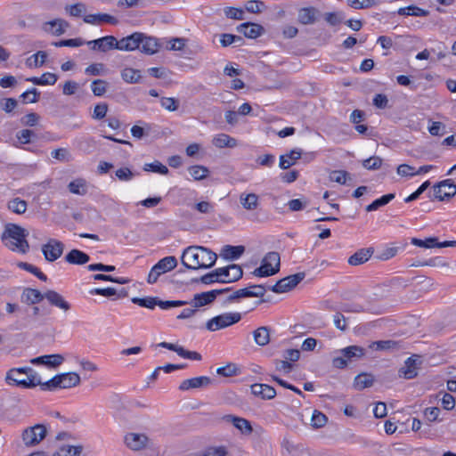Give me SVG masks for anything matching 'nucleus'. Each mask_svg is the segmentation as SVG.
<instances>
[{"label": "nucleus", "instance_id": "13d9d810", "mask_svg": "<svg viewBox=\"0 0 456 456\" xmlns=\"http://www.w3.org/2000/svg\"><path fill=\"white\" fill-rule=\"evenodd\" d=\"M238 367L234 363H228L225 366H221L216 369L218 375L229 378L237 374Z\"/></svg>", "mask_w": 456, "mask_h": 456}, {"label": "nucleus", "instance_id": "49530a36", "mask_svg": "<svg viewBox=\"0 0 456 456\" xmlns=\"http://www.w3.org/2000/svg\"><path fill=\"white\" fill-rule=\"evenodd\" d=\"M65 260L72 265H83L86 263V254L77 249H72L65 256Z\"/></svg>", "mask_w": 456, "mask_h": 456}, {"label": "nucleus", "instance_id": "4d7b16f0", "mask_svg": "<svg viewBox=\"0 0 456 456\" xmlns=\"http://www.w3.org/2000/svg\"><path fill=\"white\" fill-rule=\"evenodd\" d=\"M143 170L151 171L161 175H167L168 173V168L158 160L152 163L145 164L143 167Z\"/></svg>", "mask_w": 456, "mask_h": 456}, {"label": "nucleus", "instance_id": "69168bd1", "mask_svg": "<svg viewBox=\"0 0 456 456\" xmlns=\"http://www.w3.org/2000/svg\"><path fill=\"white\" fill-rule=\"evenodd\" d=\"M381 165L382 159L377 156L364 159L362 162V166L368 170H377L381 167Z\"/></svg>", "mask_w": 456, "mask_h": 456}, {"label": "nucleus", "instance_id": "f704fd0d", "mask_svg": "<svg viewBox=\"0 0 456 456\" xmlns=\"http://www.w3.org/2000/svg\"><path fill=\"white\" fill-rule=\"evenodd\" d=\"M87 23L91 24H117L118 19L107 13L87 14Z\"/></svg>", "mask_w": 456, "mask_h": 456}, {"label": "nucleus", "instance_id": "6e6552de", "mask_svg": "<svg viewBox=\"0 0 456 456\" xmlns=\"http://www.w3.org/2000/svg\"><path fill=\"white\" fill-rule=\"evenodd\" d=\"M305 277L304 272L297 273L279 280L270 289L274 293H285L293 289Z\"/></svg>", "mask_w": 456, "mask_h": 456}, {"label": "nucleus", "instance_id": "1a4fd4ad", "mask_svg": "<svg viewBox=\"0 0 456 456\" xmlns=\"http://www.w3.org/2000/svg\"><path fill=\"white\" fill-rule=\"evenodd\" d=\"M87 46L92 51L107 53L113 49L118 50V43L114 36H105L95 40L87 41Z\"/></svg>", "mask_w": 456, "mask_h": 456}, {"label": "nucleus", "instance_id": "7ed1b4c3", "mask_svg": "<svg viewBox=\"0 0 456 456\" xmlns=\"http://www.w3.org/2000/svg\"><path fill=\"white\" fill-rule=\"evenodd\" d=\"M5 380L9 385L23 388H32L39 385L43 387L44 384L37 373L26 367L10 370Z\"/></svg>", "mask_w": 456, "mask_h": 456}, {"label": "nucleus", "instance_id": "39448f33", "mask_svg": "<svg viewBox=\"0 0 456 456\" xmlns=\"http://www.w3.org/2000/svg\"><path fill=\"white\" fill-rule=\"evenodd\" d=\"M47 428L44 424H36L22 430L20 437L26 447H34L45 439Z\"/></svg>", "mask_w": 456, "mask_h": 456}, {"label": "nucleus", "instance_id": "c9c22d12", "mask_svg": "<svg viewBox=\"0 0 456 456\" xmlns=\"http://www.w3.org/2000/svg\"><path fill=\"white\" fill-rule=\"evenodd\" d=\"M374 378L371 374L361 373L354 379V387L357 390H362L373 385Z\"/></svg>", "mask_w": 456, "mask_h": 456}, {"label": "nucleus", "instance_id": "ea45409f", "mask_svg": "<svg viewBox=\"0 0 456 456\" xmlns=\"http://www.w3.org/2000/svg\"><path fill=\"white\" fill-rule=\"evenodd\" d=\"M82 449V446L64 444L57 449L53 456H79Z\"/></svg>", "mask_w": 456, "mask_h": 456}, {"label": "nucleus", "instance_id": "4be33fe9", "mask_svg": "<svg viewBox=\"0 0 456 456\" xmlns=\"http://www.w3.org/2000/svg\"><path fill=\"white\" fill-rule=\"evenodd\" d=\"M319 11L313 7H303L298 10L297 20L303 25L314 24L317 20Z\"/></svg>", "mask_w": 456, "mask_h": 456}, {"label": "nucleus", "instance_id": "a878e982", "mask_svg": "<svg viewBox=\"0 0 456 456\" xmlns=\"http://www.w3.org/2000/svg\"><path fill=\"white\" fill-rule=\"evenodd\" d=\"M212 143L215 147L223 148H235L238 145L237 140L226 134H218L212 139Z\"/></svg>", "mask_w": 456, "mask_h": 456}, {"label": "nucleus", "instance_id": "bf43d9fd", "mask_svg": "<svg viewBox=\"0 0 456 456\" xmlns=\"http://www.w3.org/2000/svg\"><path fill=\"white\" fill-rule=\"evenodd\" d=\"M224 14L227 18L236 20H244V11L240 8L236 7H226L224 10Z\"/></svg>", "mask_w": 456, "mask_h": 456}, {"label": "nucleus", "instance_id": "603ef678", "mask_svg": "<svg viewBox=\"0 0 456 456\" xmlns=\"http://www.w3.org/2000/svg\"><path fill=\"white\" fill-rule=\"evenodd\" d=\"M108 82L102 79H94L91 83V90L95 96H102L108 88Z\"/></svg>", "mask_w": 456, "mask_h": 456}, {"label": "nucleus", "instance_id": "c756f323", "mask_svg": "<svg viewBox=\"0 0 456 456\" xmlns=\"http://www.w3.org/2000/svg\"><path fill=\"white\" fill-rule=\"evenodd\" d=\"M240 203L243 208L253 211L259 205V198L256 193H241L240 195Z\"/></svg>", "mask_w": 456, "mask_h": 456}, {"label": "nucleus", "instance_id": "dca6fc26", "mask_svg": "<svg viewBox=\"0 0 456 456\" xmlns=\"http://www.w3.org/2000/svg\"><path fill=\"white\" fill-rule=\"evenodd\" d=\"M239 33L243 34L246 37L255 39L265 32V28L263 26L252 23V22H244L240 24L236 28Z\"/></svg>", "mask_w": 456, "mask_h": 456}, {"label": "nucleus", "instance_id": "5fc2aeb1", "mask_svg": "<svg viewBox=\"0 0 456 456\" xmlns=\"http://www.w3.org/2000/svg\"><path fill=\"white\" fill-rule=\"evenodd\" d=\"M379 0H347V4L356 10L367 9L375 6Z\"/></svg>", "mask_w": 456, "mask_h": 456}, {"label": "nucleus", "instance_id": "6ab92c4d", "mask_svg": "<svg viewBox=\"0 0 456 456\" xmlns=\"http://www.w3.org/2000/svg\"><path fill=\"white\" fill-rule=\"evenodd\" d=\"M251 393L263 400H271L276 396V390L267 384L256 383L250 387Z\"/></svg>", "mask_w": 456, "mask_h": 456}, {"label": "nucleus", "instance_id": "ddd939ff", "mask_svg": "<svg viewBox=\"0 0 456 456\" xmlns=\"http://www.w3.org/2000/svg\"><path fill=\"white\" fill-rule=\"evenodd\" d=\"M124 441L129 449L133 451H140L147 446L149 438L144 434L128 433L125 436Z\"/></svg>", "mask_w": 456, "mask_h": 456}, {"label": "nucleus", "instance_id": "2eb2a0df", "mask_svg": "<svg viewBox=\"0 0 456 456\" xmlns=\"http://www.w3.org/2000/svg\"><path fill=\"white\" fill-rule=\"evenodd\" d=\"M142 33L135 32L130 36L123 37L118 40V47L120 51H134L140 48V43H142Z\"/></svg>", "mask_w": 456, "mask_h": 456}, {"label": "nucleus", "instance_id": "7c9ffc66", "mask_svg": "<svg viewBox=\"0 0 456 456\" xmlns=\"http://www.w3.org/2000/svg\"><path fill=\"white\" fill-rule=\"evenodd\" d=\"M340 353L349 362L362 358L365 355V349L359 346H349L341 349Z\"/></svg>", "mask_w": 456, "mask_h": 456}, {"label": "nucleus", "instance_id": "0e129e2a", "mask_svg": "<svg viewBox=\"0 0 456 456\" xmlns=\"http://www.w3.org/2000/svg\"><path fill=\"white\" fill-rule=\"evenodd\" d=\"M160 104L168 111H175L179 107L178 100L173 97H162L160 99Z\"/></svg>", "mask_w": 456, "mask_h": 456}, {"label": "nucleus", "instance_id": "8fccbe9b", "mask_svg": "<svg viewBox=\"0 0 456 456\" xmlns=\"http://www.w3.org/2000/svg\"><path fill=\"white\" fill-rule=\"evenodd\" d=\"M411 242L414 246L425 248H436V245H438V240L436 237H429L427 238L426 240L412 238Z\"/></svg>", "mask_w": 456, "mask_h": 456}, {"label": "nucleus", "instance_id": "338daca9", "mask_svg": "<svg viewBox=\"0 0 456 456\" xmlns=\"http://www.w3.org/2000/svg\"><path fill=\"white\" fill-rule=\"evenodd\" d=\"M20 98H22L26 102L35 103L39 100V93L37 88H30L20 94Z\"/></svg>", "mask_w": 456, "mask_h": 456}, {"label": "nucleus", "instance_id": "37998d69", "mask_svg": "<svg viewBox=\"0 0 456 456\" xmlns=\"http://www.w3.org/2000/svg\"><path fill=\"white\" fill-rule=\"evenodd\" d=\"M395 197V193H388L383 195L379 199L375 200L372 203L366 207L367 212H371L377 210L379 208L388 204Z\"/></svg>", "mask_w": 456, "mask_h": 456}, {"label": "nucleus", "instance_id": "79ce46f5", "mask_svg": "<svg viewBox=\"0 0 456 456\" xmlns=\"http://www.w3.org/2000/svg\"><path fill=\"white\" fill-rule=\"evenodd\" d=\"M398 14L423 17L428 16L429 14V12L416 5H409L406 7L399 8Z\"/></svg>", "mask_w": 456, "mask_h": 456}, {"label": "nucleus", "instance_id": "09e8293b", "mask_svg": "<svg viewBox=\"0 0 456 456\" xmlns=\"http://www.w3.org/2000/svg\"><path fill=\"white\" fill-rule=\"evenodd\" d=\"M17 266L22 270H25L35 276H37L39 280L45 281L47 277L35 265L26 263V262H19L17 263Z\"/></svg>", "mask_w": 456, "mask_h": 456}, {"label": "nucleus", "instance_id": "e433bc0d", "mask_svg": "<svg viewBox=\"0 0 456 456\" xmlns=\"http://www.w3.org/2000/svg\"><path fill=\"white\" fill-rule=\"evenodd\" d=\"M91 295H101L103 297H110L113 296H118V297H125L127 296V291L125 289H120L119 292L117 291L115 288H105V289H94L89 291Z\"/></svg>", "mask_w": 456, "mask_h": 456}, {"label": "nucleus", "instance_id": "6e6d98bb", "mask_svg": "<svg viewBox=\"0 0 456 456\" xmlns=\"http://www.w3.org/2000/svg\"><path fill=\"white\" fill-rule=\"evenodd\" d=\"M245 9L250 13H260L265 9V4L260 0H249L246 2Z\"/></svg>", "mask_w": 456, "mask_h": 456}, {"label": "nucleus", "instance_id": "423d86ee", "mask_svg": "<svg viewBox=\"0 0 456 456\" xmlns=\"http://www.w3.org/2000/svg\"><path fill=\"white\" fill-rule=\"evenodd\" d=\"M240 320L241 314L240 313H225L208 320L206 323V329L209 331H216L230 327Z\"/></svg>", "mask_w": 456, "mask_h": 456}, {"label": "nucleus", "instance_id": "cd10ccee", "mask_svg": "<svg viewBox=\"0 0 456 456\" xmlns=\"http://www.w3.org/2000/svg\"><path fill=\"white\" fill-rule=\"evenodd\" d=\"M301 150H291L289 153L280 157L279 166L282 169H288L295 165L297 160L301 158Z\"/></svg>", "mask_w": 456, "mask_h": 456}, {"label": "nucleus", "instance_id": "5701e85b", "mask_svg": "<svg viewBox=\"0 0 456 456\" xmlns=\"http://www.w3.org/2000/svg\"><path fill=\"white\" fill-rule=\"evenodd\" d=\"M373 248H364L357 250L348 258V264L350 265H360L366 263L373 255Z\"/></svg>", "mask_w": 456, "mask_h": 456}, {"label": "nucleus", "instance_id": "de8ad7c7", "mask_svg": "<svg viewBox=\"0 0 456 456\" xmlns=\"http://www.w3.org/2000/svg\"><path fill=\"white\" fill-rule=\"evenodd\" d=\"M157 297H133L131 301L142 307L154 309L157 306Z\"/></svg>", "mask_w": 456, "mask_h": 456}, {"label": "nucleus", "instance_id": "f257e3e1", "mask_svg": "<svg viewBox=\"0 0 456 456\" xmlns=\"http://www.w3.org/2000/svg\"><path fill=\"white\" fill-rule=\"evenodd\" d=\"M217 259L216 253L202 246H190L182 255V263L187 269H208L212 267Z\"/></svg>", "mask_w": 456, "mask_h": 456}, {"label": "nucleus", "instance_id": "c03bdc74", "mask_svg": "<svg viewBox=\"0 0 456 456\" xmlns=\"http://www.w3.org/2000/svg\"><path fill=\"white\" fill-rule=\"evenodd\" d=\"M27 207V202L23 200H20V198H14L11 200L7 204L8 209L18 215L25 213Z\"/></svg>", "mask_w": 456, "mask_h": 456}, {"label": "nucleus", "instance_id": "f8f14e48", "mask_svg": "<svg viewBox=\"0 0 456 456\" xmlns=\"http://www.w3.org/2000/svg\"><path fill=\"white\" fill-rule=\"evenodd\" d=\"M219 274L221 275V283H231L239 281L242 275V268L235 264L227 265L225 267H220Z\"/></svg>", "mask_w": 456, "mask_h": 456}, {"label": "nucleus", "instance_id": "4c0bfd02", "mask_svg": "<svg viewBox=\"0 0 456 456\" xmlns=\"http://www.w3.org/2000/svg\"><path fill=\"white\" fill-rule=\"evenodd\" d=\"M155 266L163 274L174 270L177 266V260L175 256H166L160 259Z\"/></svg>", "mask_w": 456, "mask_h": 456}, {"label": "nucleus", "instance_id": "864d4df0", "mask_svg": "<svg viewBox=\"0 0 456 456\" xmlns=\"http://www.w3.org/2000/svg\"><path fill=\"white\" fill-rule=\"evenodd\" d=\"M121 77L127 83H136L141 78V74L138 69L126 68L122 70Z\"/></svg>", "mask_w": 456, "mask_h": 456}, {"label": "nucleus", "instance_id": "c85d7f7f", "mask_svg": "<svg viewBox=\"0 0 456 456\" xmlns=\"http://www.w3.org/2000/svg\"><path fill=\"white\" fill-rule=\"evenodd\" d=\"M58 80V77L51 72H45L41 77H30L26 81L31 82L36 86H53Z\"/></svg>", "mask_w": 456, "mask_h": 456}, {"label": "nucleus", "instance_id": "9d476101", "mask_svg": "<svg viewBox=\"0 0 456 456\" xmlns=\"http://www.w3.org/2000/svg\"><path fill=\"white\" fill-rule=\"evenodd\" d=\"M63 249V243L56 239H49L46 243L42 246L44 256L49 262H53L61 257Z\"/></svg>", "mask_w": 456, "mask_h": 456}, {"label": "nucleus", "instance_id": "2f4dec72", "mask_svg": "<svg viewBox=\"0 0 456 456\" xmlns=\"http://www.w3.org/2000/svg\"><path fill=\"white\" fill-rule=\"evenodd\" d=\"M245 251L244 246H231L226 245L221 251V256L229 260L238 259Z\"/></svg>", "mask_w": 456, "mask_h": 456}, {"label": "nucleus", "instance_id": "b1692460", "mask_svg": "<svg viewBox=\"0 0 456 456\" xmlns=\"http://www.w3.org/2000/svg\"><path fill=\"white\" fill-rule=\"evenodd\" d=\"M45 298L53 306L67 312L70 305L68 301L58 292L54 290H48L45 293Z\"/></svg>", "mask_w": 456, "mask_h": 456}, {"label": "nucleus", "instance_id": "aec40b11", "mask_svg": "<svg viewBox=\"0 0 456 456\" xmlns=\"http://www.w3.org/2000/svg\"><path fill=\"white\" fill-rule=\"evenodd\" d=\"M212 383V379L207 376L196 377L192 379H188L183 380L180 386L179 389L185 391L191 388H199L205 387L209 386Z\"/></svg>", "mask_w": 456, "mask_h": 456}, {"label": "nucleus", "instance_id": "f03ea898", "mask_svg": "<svg viewBox=\"0 0 456 456\" xmlns=\"http://www.w3.org/2000/svg\"><path fill=\"white\" fill-rule=\"evenodd\" d=\"M27 236L28 232L24 228L14 224H9L5 226L1 239L4 246L10 250L19 254H26L29 249Z\"/></svg>", "mask_w": 456, "mask_h": 456}, {"label": "nucleus", "instance_id": "412c9836", "mask_svg": "<svg viewBox=\"0 0 456 456\" xmlns=\"http://www.w3.org/2000/svg\"><path fill=\"white\" fill-rule=\"evenodd\" d=\"M69 27L68 22H66L62 19H54L50 21H46L43 25V29L47 32L51 33L54 36H60L63 34Z\"/></svg>", "mask_w": 456, "mask_h": 456}, {"label": "nucleus", "instance_id": "a211bd4d", "mask_svg": "<svg viewBox=\"0 0 456 456\" xmlns=\"http://www.w3.org/2000/svg\"><path fill=\"white\" fill-rule=\"evenodd\" d=\"M419 356L413 355L404 362V366H403L399 370L400 375H402L404 379H411L415 378L418 375V369L419 364L417 361L419 360Z\"/></svg>", "mask_w": 456, "mask_h": 456}, {"label": "nucleus", "instance_id": "393cba45", "mask_svg": "<svg viewBox=\"0 0 456 456\" xmlns=\"http://www.w3.org/2000/svg\"><path fill=\"white\" fill-rule=\"evenodd\" d=\"M64 358L61 354H46L31 360L33 364H44L47 367L55 368L62 363Z\"/></svg>", "mask_w": 456, "mask_h": 456}, {"label": "nucleus", "instance_id": "e2e57ef3", "mask_svg": "<svg viewBox=\"0 0 456 456\" xmlns=\"http://www.w3.org/2000/svg\"><path fill=\"white\" fill-rule=\"evenodd\" d=\"M348 176V172L345 170H334L330 174V180L339 184H345Z\"/></svg>", "mask_w": 456, "mask_h": 456}, {"label": "nucleus", "instance_id": "72a5a7b5", "mask_svg": "<svg viewBox=\"0 0 456 456\" xmlns=\"http://www.w3.org/2000/svg\"><path fill=\"white\" fill-rule=\"evenodd\" d=\"M253 338L256 345L266 346L270 342V329L266 326L257 328L253 331Z\"/></svg>", "mask_w": 456, "mask_h": 456}, {"label": "nucleus", "instance_id": "680f3d73", "mask_svg": "<svg viewBox=\"0 0 456 456\" xmlns=\"http://www.w3.org/2000/svg\"><path fill=\"white\" fill-rule=\"evenodd\" d=\"M187 301L183 300H161L158 297L157 299V305L159 306L161 309H169L171 307H178L187 305Z\"/></svg>", "mask_w": 456, "mask_h": 456}, {"label": "nucleus", "instance_id": "a19ab883", "mask_svg": "<svg viewBox=\"0 0 456 456\" xmlns=\"http://www.w3.org/2000/svg\"><path fill=\"white\" fill-rule=\"evenodd\" d=\"M370 347L375 348L376 350L386 351L400 349L401 346L399 342L395 340H380L372 342Z\"/></svg>", "mask_w": 456, "mask_h": 456}, {"label": "nucleus", "instance_id": "20e7f679", "mask_svg": "<svg viewBox=\"0 0 456 456\" xmlns=\"http://www.w3.org/2000/svg\"><path fill=\"white\" fill-rule=\"evenodd\" d=\"M281 257L275 251L268 252L262 260L261 265L256 268L252 274L256 277H268L280 271Z\"/></svg>", "mask_w": 456, "mask_h": 456}, {"label": "nucleus", "instance_id": "774afa93", "mask_svg": "<svg viewBox=\"0 0 456 456\" xmlns=\"http://www.w3.org/2000/svg\"><path fill=\"white\" fill-rule=\"evenodd\" d=\"M248 297H263L266 292V287L265 285H250L248 288Z\"/></svg>", "mask_w": 456, "mask_h": 456}, {"label": "nucleus", "instance_id": "0eeeda50", "mask_svg": "<svg viewBox=\"0 0 456 456\" xmlns=\"http://www.w3.org/2000/svg\"><path fill=\"white\" fill-rule=\"evenodd\" d=\"M79 382V376L74 372L56 375L53 379L44 382L43 389L52 390L57 387L68 388L76 386Z\"/></svg>", "mask_w": 456, "mask_h": 456}, {"label": "nucleus", "instance_id": "bb28decb", "mask_svg": "<svg viewBox=\"0 0 456 456\" xmlns=\"http://www.w3.org/2000/svg\"><path fill=\"white\" fill-rule=\"evenodd\" d=\"M159 45L156 38L147 37L142 33V43H140L139 50L146 54H154L159 51Z\"/></svg>", "mask_w": 456, "mask_h": 456}, {"label": "nucleus", "instance_id": "052dcab7", "mask_svg": "<svg viewBox=\"0 0 456 456\" xmlns=\"http://www.w3.org/2000/svg\"><path fill=\"white\" fill-rule=\"evenodd\" d=\"M327 420L328 419L325 414L319 411H314L311 417V425L314 428H322L326 424Z\"/></svg>", "mask_w": 456, "mask_h": 456}, {"label": "nucleus", "instance_id": "f3484780", "mask_svg": "<svg viewBox=\"0 0 456 456\" xmlns=\"http://www.w3.org/2000/svg\"><path fill=\"white\" fill-rule=\"evenodd\" d=\"M218 292L216 291H206L195 294L193 296V298L191 302H188L192 307L194 308H200L202 306H205L207 305H209L215 301V299L217 297Z\"/></svg>", "mask_w": 456, "mask_h": 456}, {"label": "nucleus", "instance_id": "473e14b6", "mask_svg": "<svg viewBox=\"0 0 456 456\" xmlns=\"http://www.w3.org/2000/svg\"><path fill=\"white\" fill-rule=\"evenodd\" d=\"M22 300L29 305L37 304L45 298V294H42L38 289L27 288L22 293Z\"/></svg>", "mask_w": 456, "mask_h": 456}, {"label": "nucleus", "instance_id": "9b49d317", "mask_svg": "<svg viewBox=\"0 0 456 456\" xmlns=\"http://www.w3.org/2000/svg\"><path fill=\"white\" fill-rule=\"evenodd\" d=\"M434 197L438 200H449L456 194V184L447 179L440 182L433 187Z\"/></svg>", "mask_w": 456, "mask_h": 456}, {"label": "nucleus", "instance_id": "a18cd8bd", "mask_svg": "<svg viewBox=\"0 0 456 456\" xmlns=\"http://www.w3.org/2000/svg\"><path fill=\"white\" fill-rule=\"evenodd\" d=\"M221 280H222V278H221V275L219 274V269L216 268V269L213 270L212 272L202 275L200 279H194L193 281L194 282L200 281L203 284L208 285V284H212L215 282L221 283Z\"/></svg>", "mask_w": 456, "mask_h": 456}, {"label": "nucleus", "instance_id": "3c124183", "mask_svg": "<svg viewBox=\"0 0 456 456\" xmlns=\"http://www.w3.org/2000/svg\"><path fill=\"white\" fill-rule=\"evenodd\" d=\"M189 173L194 180L200 181L208 175L209 170L204 166L197 165L191 167L189 168Z\"/></svg>", "mask_w": 456, "mask_h": 456}, {"label": "nucleus", "instance_id": "4468645a", "mask_svg": "<svg viewBox=\"0 0 456 456\" xmlns=\"http://www.w3.org/2000/svg\"><path fill=\"white\" fill-rule=\"evenodd\" d=\"M223 419L228 423H232L233 427L244 436H250L253 432L252 425L247 419L227 414L223 417Z\"/></svg>", "mask_w": 456, "mask_h": 456}, {"label": "nucleus", "instance_id": "58836bf2", "mask_svg": "<svg viewBox=\"0 0 456 456\" xmlns=\"http://www.w3.org/2000/svg\"><path fill=\"white\" fill-rule=\"evenodd\" d=\"M47 59V53L44 51H38L26 60V66L29 69L41 67Z\"/></svg>", "mask_w": 456, "mask_h": 456}]
</instances>
